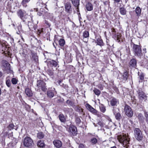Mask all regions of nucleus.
<instances>
[{
    "instance_id": "obj_63",
    "label": "nucleus",
    "mask_w": 148,
    "mask_h": 148,
    "mask_svg": "<svg viewBox=\"0 0 148 148\" xmlns=\"http://www.w3.org/2000/svg\"><path fill=\"white\" fill-rule=\"evenodd\" d=\"M36 11H38V9H36Z\"/></svg>"
},
{
    "instance_id": "obj_55",
    "label": "nucleus",
    "mask_w": 148,
    "mask_h": 148,
    "mask_svg": "<svg viewBox=\"0 0 148 148\" xmlns=\"http://www.w3.org/2000/svg\"><path fill=\"white\" fill-rule=\"evenodd\" d=\"M45 23L47 24V25H48V26L49 27L50 26V25H49V24L47 22H45Z\"/></svg>"
},
{
    "instance_id": "obj_54",
    "label": "nucleus",
    "mask_w": 148,
    "mask_h": 148,
    "mask_svg": "<svg viewBox=\"0 0 148 148\" xmlns=\"http://www.w3.org/2000/svg\"><path fill=\"white\" fill-rule=\"evenodd\" d=\"M145 117L146 118L148 117V114H147V113H145Z\"/></svg>"
},
{
    "instance_id": "obj_2",
    "label": "nucleus",
    "mask_w": 148,
    "mask_h": 148,
    "mask_svg": "<svg viewBox=\"0 0 148 148\" xmlns=\"http://www.w3.org/2000/svg\"><path fill=\"white\" fill-rule=\"evenodd\" d=\"M18 16L24 22H29V19L31 17L27 15L26 12L24 10H20L17 12Z\"/></svg>"
},
{
    "instance_id": "obj_62",
    "label": "nucleus",
    "mask_w": 148,
    "mask_h": 148,
    "mask_svg": "<svg viewBox=\"0 0 148 148\" xmlns=\"http://www.w3.org/2000/svg\"><path fill=\"white\" fill-rule=\"evenodd\" d=\"M53 45L56 48V47L55 46V45H54V43H53Z\"/></svg>"
},
{
    "instance_id": "obj_45",
    "label": "nucleus",
    "mask_w": 148,
    "mask_h": 148,
    "mask_svg": "<svg viewBox=\"0 0 148 148\" xmlns=\"http://www.w3.org/2000/svg\"><path fill=\"white\" fill-rule=\"evenodd\" d=\"M98 124L99 125H100L101 127H103L104 125L103 123L101 121H99L98 123Z\"/></svg>"
},
{
    "instance_id": "obj_17",
    "label": "nucleus",
    "mask_w": 148,
    "mask_h": 148,
    "mask_svg": "<svg viewBox=\"0 0 148 148\" xmlns=\"http://www.w3.org/2000/svg\"><path fill=\"white\" fill-rule=\"evenodd\" d=\"M128 78V73L127 72H125L123 73L121 77V81L123 82H125Z\"/></svg>"
},
{
    "instance_id": "obj_13",
    "label": "nucleus",
    "mask_w": 148,
    "mask_h": 148,
    "mask_svg": "<svg viewBox=\"0 0 148 148\" xmlns=\"http://www.w3.org/2000/svg\"><path fill=\"white\" fill-rule=\"evenodd\" d=\"M65 11L68 13H71L72 10L71 8V4L69 3H67L65 5Z\"/></svg>"
},
{
    "instance_id": "obj_10",
    "label": "nucleus",
    "mask_w": 148,
    "mask_h": 148,
    "mask_svg": "<svg viewBox=\"0 0 148 148\" xmlns=\"http://www.w3.org/2000/svg\"><path fill=\"white\" fill-rule=\"evenodd\" d=\"M138 94L139 99L141 101H145L147 99V96L142 90H139Z\"/></svg>"
},
{
    "instance_id": "obj_29",
    "label": "nucleus",
    "mask_w": 148,
    "mask_h": 148,
    "mask_svg": "<svg viewBox=\"0 0 148 148\" xmlns=\"http://www.w3.org/2000/svg\"><path fill=\"white\" fill-rule=\"evenodd\" d=\"M45 10L43 8H40V11L39 12H38V14L39 16H41V15H42L43 16H44V14H45Z\"/></svg>"
},
{
    "instance_id": "obj_8",
    "label": "nucleus",
    "mask_w": 148,
    "mask_h": 148,
    "mask_svg": "<svg viewBox=\"0 0 148 148\" xmlns=\"http://www.w3.org/2000/svg\"><path fill=\"white\" fill-rule=\"evenodd\" d=\"M124 110L125 114L129 117H131L133 115V112L130 107L126 105L125 106Z\"/></svg>"
},
{
    "instance_id": "obj_39",
    "label": "nucleus",
    "mask_w": 148,
    "mask_h": 148,
    "mask_svg": "<svg viewBox=\"0 0 148 148\" xmlns=\"http://www.w3.org/2000/svg\"><path fill=\"white\" fill-rule=\"evenodd\" d=\"M89 36V33L88 31H85L83 33V36L84 37L87 38Z\"/></svg>"
},
{
    "instance_id": "obj_6",
    "label": "nucleus",
    "mask_w": 148,
    "mask_h": 148,
    "mask_svg": "<svg viewBox=\"0 0 148 148\" xmlns=\"http://www.w3.org/2000/svg\"><path fill=\"white\" fill-rule=\"evenodd\" d=\"M45 83L41 80H38L37 82V86L39 89H41L43 91H46L47 88L46 86Z\"/></svg>"
},
{
    "instance_id": "obj_35",
    "label": "nucleus",
    "mask_w": 148,
    "mask_h": 148,
    "mask_svg": "<svg viewBox=\"0 0 148 148\" xmlns=\"http://www.w3.org/2000/svg\"><path fill=\"white\" fill-rule=\"evenodd\" d=\"M144 78V75L143 73H141L139 75L138 79H139V82H142Z\"/></svg>"
},
{
    "instance_id": "obj_38",
    "label": "nucleus",
    "mask_w": 148,
    "mask_h": 148,
    "mask_svg": "<svg viewBox=\"0 0 148 148\" xmlns=\"http://www.w3.org/2000/svg\"><path fill=\"white\" fill-rule=\"evenodd\" d=\"M93 91L95 94L96 95L98 96L100 94V91L99 90L96 88H94Z\"/></svg>"
},
{
    "instance_id": "obj_50",
    "label": "nucleus",
    "mask_w": 148,
    "mask_h": 148,
    "mask_svg": "<svg viewBox=\"0 0 148 148\" xmlns=\"http://www.w3.org/2000/svg\"><path fill=\"white\" fill-rule=\"evenodd\" d=\"M79 111L80 113H82H82L83 111V109L82 108H81V109H79Z\"/></svg>"
},
{
    "instance_id": "obj_7",
    "label": "nucleus",
    "mask_w": 148,
    "mask_h": 148,
    "mask_svg": "<svg viewBox=\"0 0 148 148\" xmlns=\"http://www.w3.org/2000/svg\"><path fill=\"white\" fill-rule=\"evenodd\" d=\"M112 111L116 119L117 120L119 121L121 118V116L120 113L119 109L117 108L114 107L113 108Z\"/></svg>"
},
{
    "instance_id": "obj_33",
    "label": "nucleus",
    "mask_w": 148,
    "mask_h": 148,
    "mask_svg": "<svg viewBox=\"0 0 148 148\" xmlns=\"http://www.w3.org/2000/svg\"><path fill=\"white\" fill-rule=\"evenodd\" d=\"M47 95L50 98H52L54 96V93L51 90H49L47 92Z\"/></svg>"
},
{
    "instance_id": "obj_34",
    "label": "nucleus",
    "mask_w": 148,
    "mask_h": 148,
    "mask_svg": "<svg viewBox=\"0 0 148 148\" xmlns=\"http://www.w3.org/2000/svg\"><path fill=\"white\" fill-rule=\"evenodd\" d=\"M66 103L69 105L73 107L75 106L74 102L70 100H67L66 101Z\"/></svg>"
},
{
    "instance_id": "obj_9",
    "label": "nucleus",
    "mask_w": 148,
    "mask_h": 148,
    "mask_svg": "<svg viewBox=\"0 0 148 148\" xmlns=\"http://www.w3.org/2000/svg\"><path fill=\"white\" fill-rule=\"evenodd\" d=\"M133 49L136 55L137 56L140 55L141 53V50L140 47L138 45L133 44Z\"/></svg>"
},
{
    "instance_id": "obj_59",
    "label": "nucleus",
    "mask_w": 148,
    "mask_h": 148,
    "mask_svg": "<svg viewBox=\"0 0 148 148\" xmlns=\"http://www.w3.org/2000/svg\"><path fill=\"white\" fill-rule=\"evenodd\" d=\"M146 120L147 122H148V117L146 118Z\"/></svg>"
},
{
    "instance_id": "obj_16",
    "label": "nucleus",
    "mask_w": 148,
    "mask_h": 148,
    "mask_svg": "<svg viewBox=\"0 0 148 148\" xmlns=\"http://www.w3.org/2000/svg\"><path fill=\"white\" fill-rule=\"evenodd\" d=\"M53 143L55 146L58 148L60 147L62 145L61 142L58 140H54L53 141Z\"/></svg>"
},
{
    "instance_id": "obj_20",
    "label": "nucleus",
    "mask_w": 148,
    "mask_h": 148,
    "mask_svg": "<svg viewBox=\"0 0 148 148\" xmlns=\"http://www.w3.org/2000/svg\"><path fill=\"white\" fill-rule=\"evenodd\" d=\"M86 8L88 11H91L93 9L92 5L91 3H88L86 4Z\"/></svg>"
},
{
    "instance_id": "obj_1",
    "label": "nucleus",
    "mask_w": 148,
    "mask_h": 148,
    "mask_svg": "<svg viewBox=\"0 0 148 148\" xmlns=\"http://www.w3.org/2000/svg\"><path fill=\"white\" fill-rule=\"evenodd\" d=\"M119 141L123 145V148H130L127 145L129 143V138L126 136V134L121 135L118 136Z\"/></svg>"
},
{
    "instance_id": "obj_3",
    "label": "nucleus",
    "mask_w": 148,
    "mask_h": 148,
    "mask_svg": "<svg viewBox=\"0 0 148 148\" xmlns=\"http://www.w3.org/2000/svg\"><path fill=\"white\" fill-rule=\"evenodd\" d=\"M34 144L33 140L29 137H25L23 140V144L25 146L27 147H30Z\"/></svg>"
},
{
    "instance_id": "obj_44",
    "label": "nucleus",
    "mask_w": 148,
    "mask_h": 148,
    "mask_svg": "<svg viewBox=\"0 0 148 148\" xmlns=\"http://www.w3.org/2000/svg\"><path fill=\"white\" fill-rule=\"evenodd\" d=\"M6 84L8 87H10L11 86V83L10 80L9 79L7 80L6 82Z\"/></svg>"
},
{
    "instance_id": "obj_43",
    "label": "nucleus",
    "mask_w": 148,
    "mask_h": 148,
    "mask_svg": "<svg viewBox=\"0 0 148 148\" xmlns=\"http://www.w3.org/2000/svg\"><path fill=\"white\" fill-rule=\"evenodd\" d=\"M7 42L5 41H1V42H0V45H1L2 47H4L5 46L6 47H7L6 45H7Z\"/></svg>"
},
{
    "instance_id": "obj_5",
    "label": "nucleus",
    "mask_w": 148,
    "mask_h": 148,
    "mask_svg": "<svg viewBox=\"0 0 148 148\" xmlns=\"http://www.w3.org/2000/svg\"><path fill=\"white\" fill-rule=\"evenodd\" d=\"M86 106L88 110L97 116L99 117L101 116V113L94 108L89 104H86Z\"/></svg>"
},
{
    "instance_id": "obj_60",
    "label": "nucleus",
    "mask_w": 148,
    "mask_h": 148,
    "mask_svg": "<svg viewBox=\"0 0 148 148\" xmlns=\"http://www.w3.org/2000/svg\"><path fill=\"white\" fill-rule=\"evenodd\" d=\"M111 148H116L115 146H114L111 147Z\"/></svg>"
},
{
    "instance_id": "obj_19",
    "label": "nucleus",
    "mask_w": 148,
    "mask_h": 148,
    "mask_svg": "<svg viewBox=\"0 0 148 148\" xmlns=\"http://www.w3.org/2000/svg\"><path fill=\"white\" fill-rule=\"evenodd\" d=\"M25 92L26 95L28 97L32 96V95L33 93L31 90L29 88H26L25 90Z\"/></svg>"
},
{
    "instance_id": "obj_46",
    "label": "nucleus",
    "mask_w": 148,
    "mask_h": 148,
    "mask_svg": "<svg viewBox=\"0 0 148 148\" xmlns=\"http://www.w3.org/2000/svg\"><path fill=\"white\" fill-rule=\"evenodd\" d=\"M67 110L68 111V112H69V114L72 113L73 111V110L72 108H67Z\"/></svg>"
},
{
    "instance_id": "obj_23",
    "label": "nucleus",
    "mask_w": 148,
    "mask_h": 148,
    "mask_svg": "<svg viewBox=\"0 0 148 148\" xmlns=\"http://www.w3.org/2000/svg\"><path fill=\"white\" fill-rule=\"evenodd\" d=\"M31 18L29 19V22H26L25 23H28V26L30 30L33 31V26H34L33 23L31 22H30V21L31 20Z\"/></svg>"
},
{
    "instance_id": "obj_53",
    "label": "nucleus",
    "mask_w": 148,
    "mask_h": 148,
    "mask_svg": "<svg viewBox=\"0 0 148 148\" xmlns=\"http://www.w3.org/2000/svg\"><path fill=\"white\" fill-rule=\"evenodd\" d=\"M146 48H144L143 49V51L145 53H146Z\"/></svg>"
},
{
    "instance_id": "obj_22",
    "label": "nucleus",
    "mask_w": 148,
    "mask_h": 148,
    "mask_svg": "<svg viewBox=\"0 0 148 148\" xmlns=\"http://www.w3.org/2000/svg\"><path fill=\"white\" fill-rule=\"evenodd\" d=\"M118 102V100L115 98H112L110 101V103L112 106L116 105Z\"/></svg>"
},
{
    "instance_id": "obj_52",
    "label": "nucleus",
    "mask_w": 148,
    "mask_h": 148,
    "mask_svg": "<svg viewBox=\"0 0 148 148\" xmlns=\"http://www.w3.org/2000/svg\"><path fill=\"white\" fill-rule=\"evenodd\" d=\"M114 1L117 3L119 2L120 0H114Z\"/></svg>"
},
{
    "instance_id": "obj_4",
    "label": "nucleus",
    "mask_w": 148,
    "mask_h": 148,
    "mask_svg": "<svg viewBox=\"0 0 148 148\" xmlns=\"http://www.w3.org/2000/svg\"><path fill=\"white\" fill-rule=\"evenodd\" d=\"M134 136L138 140L142 139L143 136L140 130L139 129L136 128L134 130Z\"/></svg>"
},
{
    "instance_id": "obj_56",
    "label": "nucleus",
    "mask_w": 148,
    "mask_h": 148,
    "mask_svg": "<svg viewBox=\"0 0 148 148\" xmlns=\"http://www.w3.org/2000/svg\"><path fill=\"white\" fill-rule=\"evenodd\" d=\"M83 146H84L82 145H79V148H80V147L82 148Z\"/></svg>"
},
{
    "instance_id": "obj_41",
    "label": "nucleus",
    "mask_w": 148,
    "mask_h": 148,
    "mask_svg": "<svg viewBox=\"0 0 148 148\" xmlns=\"http://www.w3.org/2000/svg\"><path fill=\"white\" fill-rule=\"evenodd\" d=\"M37 137L40 139L44 137V135L42 132H40L37 134Z\"/></svg>"
},
{
    "instance_id": "obj_48",
    "label": "nucleus",
    "mask_w": 148,
    "mask_h": 148,
    "mask_svg": "<svg viewBox=\"0 0 148 148\" xmlns=\"http://www.w3.org/2000/svg\"><path fill=\"white\" fill-rule=\"evenodd\" d=\"M121 37V34L119 33H117L115 37L116 38H120Z\"/></svg>"
},
{
    "instance_id": "obj_47",
    "label": "nucleus",
    "mask_w": 148,
    "mask_h": 148,
    "mask_svg": "<svg viewBox=\"0 0 148 148\" xmlns=\"http://www.w3.org/2000/svg\"><path fill=\"white\" fill-rule=\"evenodd\" d=\"M48 73L50 76H52L53 75V73L52 71H48Z\"/></svg>"
},
{
    "instance_id": "obj_40",
    "label": "nucleus",
    "mask_w": 148,
    "mask_h": 148,
    "mask_svg": "<svg viewBox=\"0 0 148 148\" xmlns=\"http://www.w3.org/2000/svg\"><path fill=\"white\" fill-rule=\"evenodd\" d=\"M100 109L101 111L103 113L106 110L105 107L103 105H101L100 106Z\"/></svg>"
},
{
    "instance_id": "obj_31",
    "label": "nucleus",
    "mask_w": 148,
    "mask_h": 148,
    "mask_svg": "<svg viewBox=\"0 0 148 148\" xmlns=\"http://www.w3.org/2000/svg\"><path fill=\"white\" fill-rule=\"evenodd\" d=\"M37 145L38 147H43L45 146L44 143L40 140L38 142Z\"/></svg>"
},
{
    "instance_id": "obj_26",
    "label": "nucleus",
    "mask_w": 148,
    "mask_h": 148,
    "mask_svg": "<svg viewBox=\"0 0 148 148\" xmlns=\"http://www.w3.org/2000/svg\"><path fill=\"white\" fill-rule=\"evenodd\" d=\"M135 12L137 16H139L141 14V9L139 7H137L136 9Z\"/></svg>"
},
{
    "instance_id": "obj_58",
    "label": "nucleus",
    "mask_w": 148,
    "mask_h": 148,
    "mask_svg": "<svg viewBox=\"0 0 148 148\" xmlns=\"http://www.w3.org/2000/svg\"><path fill=\"white\" fill-rule=\"evenodd\" d=\"M116 39L118 41V42H119L120 41V38H116Z\"/></svg>"
},
{
    "instance_id": "obj_49",
    "label": "nucleus",
    "mask_w": 148,
    "mask_h": 148,
    "mask_svg": "<svg viewBox=\"0 0 148 148\" xmlns=\"http://www.w3.org/2000/svg\"><path fill=\"white\" fill-rule=\"evenodd\" d=\"M14 127V125L13 124H10L9 126V127H10V129H13V128Z\"/></svg>"
},
{
    "instance_id": "obj_15",
    "label": "nucleus",
    "mask_w": 148,
    "mask_h": 148,
    "mask_svg": "<svg viewBox=\"0 0 148 148\" xmlns=\"http://www.w3.org/2000/svg\"><path fill=\"white\" fill-rule=\"evenodd\" d=\"M136 64V62L134 59H131L129 63V66L131 67H135Z\"/></svg>"
},
{
    "instance_id": "obj_12",
    "label": "nucleus",
    "mask_w": 148,
    "mask_h": 148,
    "mask_svg": "<svg viewBox=\"0 0 148 148\" xmlns=\"http://www.w3.org/2000/svg\"><path fill=\"white\" fill-rule=\"evenodd\" d=\"M3 65L4 67V70L7 72H10V64L7 61L3 60L2 61Z\"/></svg>"
},
{
    "instance_id": "obj_32",
    "label": "nucleus",
    "mask_w": 148,
    "mask_h": 148,
    "mask_svg": "<svg viewBox=\"0 0 148 148\" xmlns=\"http://www.w3.org/2000/svg\"><path fill=\"white\" fill-rule=\"evenodd\" d=\"M65 44V41L63 39L61 38L59 41V45L61 47L63 46Z\"/></svg>"
},
{
    "instance_id": "obj_30",
    "label": "nucleus",
    "mask_w": 148,
    "mask_h": 148,
    "mask_svg": "<svg viewBox=\"0 0 148 148\" xmlns=\"http://www.w3.org/2000/svg\"><path fill=\"white\" fill-rule=\"evenodd\" d=\"M30 0H23L21 3L24 7H26L27 6V3H28Z\"/></svg>"
},
{
    "instance_id": "obj_36",
    "label": "nucleus",
    "mask_w": 148,
    "mask_h": 148,
    "mask_svg": "<svg viewBox=\"0 0 148 148\" xmlns=\"http://www.w3.org/2000/svg\"><path fill=\"white\" fill-rule=\"evenodd\" d=\"M90 142L91 144L94 145L95 144L97 143V140L96 138H93L91 139Z\"/></svg>"
},
{
    "instance_id": "obj_11",
    "label": "nucleus",
    "mask_w": 148,
    "mask_h": 148,
    "mask_svg": "<svg viewBox=\"0 0 148 148\" xmlns=\"http://www.w3.org/2000/svg\"><path fill=\"white\" fill-rule=\"evenodd\" d=\"M69 132L71 135H76L77 134L76 127L74 125L70 126L69 128Z\"/></svg>"
},
{
    "instance_id": "obj_25",
    "label": "nucleus",
    "mask_w": 148,
    "mask_h": 148,
    "mask_svg": "<svg viewBox=\"0 0 148 148\" xmlns=\"http://www.w3.org/2000/svg\"><path fill=\"white\" fill-rule=\"evenodd\" d=\"M119 11L121 14L122 15H125L126 14V10L125 8L121 7L119 9Z\"/></svg>"
},
{
    "instance_id": "obj_51",
    "label": "nucleus",
    "mask_w": 148,
    "mask_h": 148,
    "mask_svg": "<svg viewBox=\"0 0 148 148\" xmlns=\"http://www.w3.org/2000/svg\"><path fill=\"white\" fill-rule=\"evenodd\" d=\"M37 27V25H34V26H33V29H34V30H35Z\"/></svg>"
},
{
    "instance_id": "obj_18",
    "label": "nucleus",
    "mask_w": 148,
    "mask_h": 148,
    "mask_svg": "<svg viewBox=\"0 0 148 148\" xmlns=\"http://www.w3.org/2000/svg\"><path fill=\"white\" fill-rule=\"evenodd\" d=\"M72 4L75 7H77V9L78 12L79 8L78 6L79 5L80 0H71Z\"/></svg>"
},
{
    "instance_id": "obj_14",
    "label": "nucleus",
    "mask_w": 148,
    "mask_h": 148,
    "mask_svg": "<svg viewBox=\"0 0 148 148\" xmlns=\"http://www.w3.org/2000/svg\"><path fill=\"white\" fill-rule=\"evenodd\" d=\"M46 62L47 63H50L52 66L56 67L58 65V63L56 61L53 60H51L50 59H47Z\"/></svg>"
},
{
    "instance_id": "obj_24",
    "label": "nucleus",
    "mask_w": 148,
    "mask_h": 148,
    "mask_svg": "<svg viewBox=\"0 0 148 148\" xmlns=\"http://www.w3.org/2000/svg\"><path fill=\"white\" fill-rule=\"evenodd\" d=\"M96 38H97L96 42L97 44L100 46L103 45V41L100 37H97Z\"/></svg>"
},
{
    "instance_id": "obj_21",
    "label": "nucleus",
    "mask_w": 148,
    "mask_h": 148,
    "mask_svg": "<svg viewBox=\"0 0 148 148\" xmlns=\"http://www.w3.org/2000/svg\"><path fill=\"white\" fill-rule=\"evenodd\" d=\"M59 118L60 121L64 123L66 121V119L64 116L62 114H60L58 116Z\"/></svg>"
},
{
    "instance_id": "obj_37",
    "label": "nucleus",
    "mask_w": 148,
    "mask_h": 148,
    "mask_svg": "<svg viewBox=\"0 0 148 148\" xmlns=\"http://www.w3.org/2000/svg\"><path fill=\"white\" fill-rule=\"evenodd\" d=\"M75 123L77 125H79L81 123V121L79 117H77L75 119Z\"/></svg>"
},
{
    "instance_id": "obj_28",
    "label": "nucleus",
    "mask_w": 148,
    "mask_h": 148,
    "mask_svg": "<svg viewBox=\"0 0 148 148\" xmlns=\"http://www.w3.org/2000/svg\"><path fill=\"white\" fill-rule=\"evenodd\" d=\"M52 16L51 14L48 13L47 11H45L44 14V18H50Z\"/></svg>"
},
{
    "instance_id": "obj_27",
    "label": "nucleus",
    "mask_w": 148,
    "mask_h": 148,
    "mask_svg": "<svg viewBox=\"0 0 148 148\" xmlns=\"http://www.w3.org/2000/svg\"><path fill=\"white\" fill-rule=\"evenodd\" d=\"M138 118L140 121L142 123L144 121V117L143 116L142 114L139 113L138 114Z\"/></svg>"
},
{
    "instance_id": "obj_42",
    "label": "nucleus",
    "mask_w": 148,
    "mask_h": 148,
    "mask_svg": "<svg viewBox=\"0 0 148 148\" xmlns=\"http://www.w3.org/2000/svg\"><path fill=\"white\" fill-rule=\"evenodd\" d=\"M18 80L16 78H12L11 80V82L12 84H16L17 83Z\"/></svg>"
},
{
    "instance_id": "obj_64",
    "label": "nucleus",
    "mask_w": 148,
    "mask_h": 148,
    "mask_svg": "<svg viewBox=\"0 0 148 148\" xmlns=\"http://www.w3.org/2000/svg\"><path fill=\"white\" fill-rule=\"evenodd\" d=\"M40 33H41V32H40L39 31V34H40Z\"/></svg>"
},
{
    "instance_id": "obj_61",
    "label": "nucleus",
    "mask_w": 148,
    "mask_h": 148,
    "mask_svg": "<svg viewBox=\"0 0 148 148\" xmlns=\"http://www.w3.org/2000/svg\"><path fill=\"white\" fill-rule=\"evenodd\" d=\"M35 57H37V58H38V56H33V58H34Z\"/></svg>"
},
{
    "instance_id": "obj_57",
    "label": "nucleus",
    "mask_w": 148,
    "mask_h": 148,
    "mask_svg": "<svg viewBox=\"0 0 148 148\" xmlns=\"http://www.w3.org/2000/svg\"><path fill=\"white\" fill-rule=\"evenodd\" d=\"M2 73L0 71V77H1L2 76Z\"/></svg>"
}]
</instances>
